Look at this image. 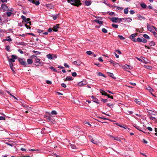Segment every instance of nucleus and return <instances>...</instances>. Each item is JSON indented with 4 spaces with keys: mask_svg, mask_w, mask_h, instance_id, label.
<instances>
[{
    "mask_svg": "<svg viewBox=\"0 0 157 157\" xmlns=\"http://www.w3.org/2000/svg\"><path fill=\"white\" fill-rule=\"evenodd\" d=\"M67 1L72 5L78 6L81 5L80 0H67Z\"/></svg>",
    "mask_w": 157,
    "mask_h": 157,
    "instance_id": "nucleus-1",
    "label": "nucleus"
},
{
    "mask_svg": "<svg viewBox=\"0 0 157 157\" xmlns=\"http://www.w3.org/2000/svg\"><path fill=\"white\" fill-rule=\"evenodd\" d=\"M18 60L19 63H20L21 65L25 67H27V63H26L25 60L23 59L20 58H19Z\"/></svg>",
    "mask_w": 157,
    "mask_h": 157,
    "instance_id": "nucleus-2",
    "label": "nucleus"
},
{
    "mask_svg": "<svg viewBox=\"0 0 157 157\" xmlns=\"http://www.w3.org/2000/svg\"><path fill=\"white\" fill-rule=\"evenodd\" d=\"M147 30L148 31L151 32L153 33L154 32H155L154 31L153 28L154 29V27H155L153 26H151L150 25H149L148 23H147Z\"/></svg>",
    "mask_w": 157,
    "mask_h": 157,
    "instance_id": "nucleus-3",
    "label": "nucleus"
},
{
    "mask_svg": "<svg viewBox=\"0 0 157 157\" xmlns=\"http://www.w3.org/2000/svg\"><path fill=\"white\" fill-rule=\"evenodd\" d=\"M40 59L38 58H36L35 60V63H38V65H37V66H42L44 65V63L42 62H40Z\"/></svg>",
    "mask_w": 157,
    "mask_h": 157,
    "instance_id": "nucleus-4",
    "label": "nucleus"
},
{
    "mask_svg": "<svg viewBox=\"0 0 157 157\" xmlns=\"http://www.w3.org/2000/svg\"><path fill=\"white\" fill-rule=\"evenodd\" d=\"M136 36V33H134L131 35L129 36L130 38L133 41L136 42V39H135V37Z\"/></svg>",
    "mask_w": 157,
    "mask_h": 157,
    "instance_id": "nucleus-5",
    "label": "nucleus"
},
{
    "mask_svg": "<svg viewBox=\"0 0 157 157\" xmlns=\"http://www.w3.org/2000/svg\"><path fill=\"white\" fill-rule=\"evenodd\" d=\"M123 22H131L132 20V19L130 17H128V18H123Z\"/></svg>",
    "mask_w": 157,
    "mask_h": 157,
    "instance_id": "nucleus-6",
    "label": "nucleus"
},
{
    "mask_svg": "<svg viewBox=\"0 0 157 157\" xmlns=\"http://www.w3.org/2000/svg\"><path fill=\"white\" fill-rule=\"evenodd\" d=\"M45 6L47 7L49 10H51L54 8V6L51 4H46Z\"/></svg>",
    "mask_w": 157,
    "mask_h": 157,
    "instance_id": "nucleus-7",
    "label": "nucleus"
},
{
    "mask_svg": "<svg viewBox=\"0 0 157 157\" xmlns=\"http://www.w3.org/2000/svg\"><path fill=\"white\" fill-rule=\"evenodd\" d=\"M12 58L10 59L9 58V62H15V59H16L17 56L14 55H12L11 56Z\"/></svg>",
    "mask_w": 157,
    "mask_h": 157,
    "instance_id": "nucleus-8",
    "label": "nucleus"
},
{
    "mask_svg": "<svg viewBox=\"0 0 157 157\" xmlns=\"http://www.w3.org/2000/svg\"><path fill=\"white\" fill-rule=\"evenodd\" d=\"M59 24H58L54 26L53 28V30L55 32H57L58 31V29L59 28Z\"/></svg>",
    "mask_w": 157,
    "mask_h": 157,
    "instance_id": "nucleus-9",
    "label": "nucleus"
},
{
    "mask_svg": "<svg viewBox=\"0 0 157 157\" xmlns=\"http://www.w3.org/2000/svg\"><path fill=\"white\" fill-rule=\"evenodd\" d=\"M118 18L116 17H113L111 18V21L113 22L117 23L118 21Z\"/></svg>",
    "mask_w": 157,
    "mask_h": 157,
    "instance_id": "nucleus-10",
    "label": "nucleus"
},
{
    "mask_svg": "<svg viewBox=\"0 0 157 157\" xmlns=\"http://www.w3.org/2000/svg\"><path fill=\"white\" fill-rule=\"evenodd\" d=\"M1 7L4 11L7 10L8 9V7L5 4H2L1 6Z\"/></svg>",
    "mask_w": 157,
    "mask_h": 157,
    "instance_id": "nucleus-11",
    "label": "nucleus"
},
{
    "mask_svg": "<svg viewBox=\"0 0 157 157\" xmlns=\"http://www.w3.org/2000/svg\"><path fill=\"white\" fill-rule=\"evenodd\" d=\"M109 136L112 138H113L114 140H117L120 142L121 141V140L120 138H119L118 137H114L112 135H109Z\"/></svg>",
    "mask_w": 157,
    "mask_h": 157,
    "instance_id": "nucleus-12",
    "label": "nucleus"
},
{
    "mask_svg": "<svg viewBox=\"0 0 157 157\" xmlns=\"http://www.w3.org/2000/svg\"><path fill=\"white\" fill-rule=\"evenodd\" d=\"M91 97L93 100V101H94V102L98 104H100L99 102L98 101V100L97 98L94 97L93 96H92Z\"/></svg>",
    "mask_w": 157,
    "mask_h": 157,
    "instance_id": "nucleus-13",
    "label": "nucleus"
},
{
    "mask_svg": "<svg viewBox=\"0 0 157 157\" xmlns=\"http://www.w3.org/2000/svg\"><path fill=\"white\" fill-rule=\"evenodd\" d=\"M86 84V82L85 81H81L80 82H79L78 84V85L79 86H81L85 85Z\"/></svg>",
    "mask_w": 157,
    "mask_h": 157,
    "instance_id": "nucleus-14",
    "label": "nucleus"
},
{
    "mask_svg": "<svg viewBox=\"0 0 157 157\" xmlns=\"http://www.w3.org/2000/svg\"><path fill=\"white\" fill-rule=\"evenodd\" d=\"M137 16L138 18V19L139 20H144L145 19V18L141 16V15L139 14L137 15Z\"/></svg>",
    "mask_w": 157,
    "mask_h": 157,
    "instance_id": "nucleus-15",
    "label": "nucleus"
},
{
    "mask_svg": "<svg viewBox=\"0 0 157 157\" xmlns=\"http://www.w3.org/2000/svg\"><path fill=\"white\" fill-rule=\"evenodd\" d=\"M73 64L75 65H76L78 66H79L81 65V63L79 61H76L73 62Z\"/></svg>",
    "mask_w": 157,
    "mask_h": 157,
    "instance_id": "nucleus-16",
    "label": "nucleus"
},
{
    "mask_svg": "<svg viewBox=\"0 0 157 157\" xmlns=\"http://www.w3.org/2000/svg\"><path fill=\"white\" fill-rule=\"evenodd\" d=\"M135 102L137 104L140 105L141 103V101L140 100L138 99H135L134 100Z\"/></svg>",
    "mask_w": 157,
    "mask_h": 157,
    "instance_id": "nucleus-17",
    "label": "nucleus"
},
{
    "mask_svg": "<svg viewBox=\"0 0 157 157\" xmlns=\"http://www.w3.org/2000/svg\"><path fill=\"white\" fill-rule=\"evenodd\" d=\"M100 93H101V94L103 95H107V93L104 91V90H100Z\"/></svg>",
    "mask_w": 157,
    "mask_h": 157,
    "instance_id": "nucleus-18",
    "label": "nucleus"
},
{
    "mask_svg": "<svg viewBox=\"0 0 157 157\" xmlns=\"http://www.w3.org/2000/svg\"><path fill=\"white\" fill-rule=\"evenodd\" d=\"M27 62L28 64L31 65L33 63V61L32 59H28L27 60Z\"/></svg>",
    "mask_w": 157,
    "mask_h": 157,
    "instance_id": "nucleus-19",
    "label": "nucleus"
},
{
    "mask_svg": "<svg viewBox=\"0 0 157 157\" xmlns=\"http://www.w3.org/2000/svg\"><path fill=\"white\" fill-rule=\"evenodd\" d=\"M47 56L49 59H53V57L52 56V55L51 54H49L47 55Z\"/></svg>",
    "mask_w": 157,
    "mask_h": 157,
    "instance_id": "nucleus-20",
    "label": "nucleus"
},
{
    "mask_svg": "<svg viewBox=\"0 0 157 157\" xmlns=\"http://www.w3.org/2000/svg\"><path fill=\"white\" fill-rule=\"evenodd\" d=\"M94 21L96 23H97L99 24H102L103 23V22L101 21H100L98 19H96L94 20Z\"/></svg>",
    "mask_w": 157,
    "mask_h": 157,
    "instance_id": "nucleus-21",
    "label": "nucleus"
},
{
    "mask_svg": "<svg viewBox=\"0 0 157 157\" xmlns=\"http://www.w3.org/2000/svg\"><path fill=\"white\" fill-rule=\"evenodd\" d=\"M128 12V7L125 8L124 10V13L125 14H127Z\"/></svg>",
    "mask_w": 157,
    "mask_h": 157,
    "instance_id": "nucleus-22",
    "label": "nucleus"
},
{
    "mask_svg": "<svg viewBox=\"0 0 157 157\" xmlns=\"http://www.w3.org/2000/svg\"><path fill=\"white\" fill-rule=\"evenodd\" d=\"M29 151H36L37 153H39L40 151V150L38 149H29Z\"/></svg>",
    "mask_w": 157,
    "mask_h": 157,
    "instance_id": "nucleus-23",
    "label": "nucleus"
},
{
    "mask_svg": "<svg viewBox=\"0 0 157 157\" xmlns=\"http://www.w3.org/2000/svg\"><path fill=\"white\" fill-rule=\"evenodd\" d=\"M6 91L9 94H10V96L13 97L16 100H17V98L15 97L13 95L11 94L9 91L8 90H6Z\"/></svg>",
    "mask_w": 157,
    "mask_h": 157,
    "instance_id": "nucleus-24",
    "label": "nucleus"
},
{
    "mask_svg": "<svg viewBox=\"0 0 157 157\" xmlns=\"http://www.w3.org/2000/svg\"><path fill=\"white\" fill-rule=\"evenodd\" d=\"M85 4L86 6H88L91 4V2L90 1H86L85 2Z\"/></svg>",
    "mask_w": 157,
    "mask_h": 157,
    "instance_id": "nucleus-25",
    "label": "nucleus"
},
{
    "mask_svg": "<svg viewBox=\"0 0 157 157\" xmlns=\"http://www.w3.org/2000/svg\"><path fill=\"white\" fill-rule=\"evenodd\" d=\"M66 80L67 81H71L73 80V78L71 76L68 77L66 78Z\"/></svg>",
    "mask_w": 157,
    "mask_h": 157,
    "instance_id": "nucleus-26",
    "label": "nucleus"
},
{
    "mask_svg": "<svg viewBox=\"0 0 157 157\" xmlns=\"http://www.w3.org/2000/svg\"><path fill=\"white\" fill-rule=\"evenodd\" d=\"M146 89L148 90L150 93H151L153 91L152 89L150 86L146 87Z\"/></svg>",
    "mask_w": 157,
    "mask_h": 157,
    "instance_id": "nucleus-27",
    "label": "nucleus"
},
{
    "mask_svg": "<svg viewBox=\"0 0 157 157\" xmlns=\"http://www.w3.org/2000/svg\"><path fill=\"white\" fill-rule=\"evenodd\" d=\"M136 42H141L142 41V38H140V37H138L137 38V39L136 40Z\"/></svg>",
    "mask_w": 157,
    "mask_h": 157,
    "instance_id": "nucleus-28",
    "label": "nucleus"
},
{
    "mask_svg": "<svg viewBox=\"0 0 157 157\" xmlns=\"http://www.w3.org/2000/svg\"><path fill=\"white\" fill-rule=\"evenodd\" d=\"M108 73L109 74V76L110 77H112V78H113L114 79H116V78L114 76L113 74V73H110V72H108Z\"/></svg>",
    "mask_w": 157,
    "mask_h": 157,
    "instance_id": "nucleus-29",
    "label": "nucleus"
},
{
    "mask_svg": "<svg viewBox=\"0 0 157 157\" xmlns=\"http://www.w3.org/2000/svg\"><path fill=\"white\" fill-rule=\"evenodd\" d=\"M143 37L147 39H150V37L148 35H147V34H144L143 35Z\"/></svg>",
    "mask_w": 157,
    "mask_h": 157,
    "instance_id": "nucleus-30",
    "label": "nucleus"
},
{
    "mask_svg": "<svg viewBox=\"0 0 157 157\" xmlns=\"http://www.w3.org/2000/svg\"><path fill=\"white\" fill-rule=\"evenodd\" d=\"M33 52L35 53L36 55H40L41 53V52H40L35 51L34 50H33Z\"/></svg>",
    "mask_w": 157,
    "mask_h": 157,
    "instance_id": "nucleus-31",
    "label": "nucleus"
},
{
    "mask_svg": "<svg viewBox=\"0 0 157 157\" xmlns=\"http://www.w3.org/2000/svg\"><path fill=\"white\" fill-rule=\"evenodd\" d=\"M51 114L52 115H56L57 114V113L56 111L53 110L52 111Z\"/></svg>",
    "mask_w": 157,
    "mask_h": 157,
    "instance_id": "nucleus-32",
    "label": "nucleus"
},
{
    "mask_svg": "<svg viewBox=\"0 0 157 157\" xmlns=\"http://www.w3.org/2000/svg\"><path fill=\"white\" fill-rule=\"evenodd\" d=\"M5 40L8 41H11L12 40L10 38V36H8L6 39Z\"/></svg>",
    "mask_w": 157,
    "mask_h": 157,
    "instance_id": "nucleus-33",
    "label": "nucleus"
},
{
    "mask_svg": "<svg viewBox=\"0 0 157 157\" xmlns=\"http://www.w3.org/2000/svg\"><path fill=\"white\" fill-rule=\"evenodd\" d=\"M45 118L48 120L49 121H51L52 120L51 117L50 116H45Z\"/></svg>",
    "mask_w": 157,
    "mask_h": 157,
    "instance_id": "nucleus-34",
    "label": "nucleus"
},
{
    "mask_svg": "<svg viewBox=\"0 0 157 157\" xmlns=\"http://www.w3.org/2000/svg\"><path fill=\"white\" fill-rule=\"evenodd\" d=\"M112 26L113 27L116 29L117 28L118 26L117 25L115 24H112Z\"/></svg>",
    "mask_w": 157,
    "mask_h": 157,
    "instance_id": "nucleus-35",
    "label": "nucleus"
},
{
    "mask_svg": "<svg viewBox=\"0 0 157 157\" xmlns=\"http://www.w3.org/2000/svg\"><path fill=\"white\" fill-rule=\"evenodd\" d=\"M118 37H119V38L121 40H124L125 39V38L121 35H118Z\"/></svg>",
    "mask_w": 157,
    "mask_h": 157,
    "instance_id": "nucleus-36",
    "label": "nucleus"
},
{
    "mask_svg": "<svg viewBox=\"0 0 157 157\" xmlns=\"http://www.w3.org/2000/svg\"><path fill=\"white\" fill-rule=\"evenodd\" d=\"M147 112L150 115H154V112L153 111L151 110H148L147 111Z\"/></svg>",
    "mask_w": 157,
    "mask_h": 157,
    "instance_id": "nucleus-37",
    "label": "nucleus"
},
{
    "mask_svg": "<svg viewBox=\"0 0 157 157\" xmlns=\"http://www.w3.org/2000/svg\"><path fill=\"white\" fill-rule=\"evenodd\" d=\"M86 53L87 55H90L93 54V52L90 51H87L86 52Z\"/></svg>",
    "mask_w": 157,
    "mask_h": 157,
    "instance_id": "nucleus-38",
    "label": "nucleus"
},
{
    "mask_svg": "<svg viewBox=\"0 0 157 157\" xmlns=\"http://www.w3.org/2000/svg\"><path fill=\"white\" fill-rule=\"evenodd\" d=\"M104 33H106L107 32V30L105 28H103L101 30Z\"/></svg>",
    "mask_w": 157,
    "mask_h": 157,
    "instance_id": "nucleus-39",
    "label": "nucleus"
},
{
    "mask_svg": "<svg viewBox=\"0 0 157 157\" xmlns=\"http://www.w3.org/2000/svg\"><path fill=\"white\" fill-rule=\"evenodd\" d=\"M149 44L151 46H153L155 45V43L153 41H152L150 42Z\"/></svg>",
    "mask_w": 157,
    "mask_h": 157,
    "instance_id": "nucleus-40",
    "label": "nucleus"
},
{
    "mask_svg": "<svg viewBox=\"0 0 157 157\" xmlns=\"http://www.w3.org/2000/svg\"><path fill=\"white\" fill-rule=\"evenodd\" d=\"M21 18L25 22L26 21V18L23 15H22L21 16Z\"/></svg>",
    "mask_w": 157,
    "mask_h": 157,
    "instance_id": "nucleus-41",
    "label": "nucleus"
},
{
    "mask_svg": "<svg viewBox=\"0 0 157 157\" xmlns=\"http://www.w3.org/2000/svg\"><path fill=\"white\" fill-rule=\"evenodd\" d=\"M141 7L143 8H145L146 7V6L144 3H142L141 5Z\"/></svg>",
    "mask_w": 157,
    "mask_h": 157,
    "instance_id": "nucleus-42",
    "label": "nucleus"
},
{
    "mask_svg": "<svg viewBox=\"0 0 157 157\" xmlns=\"http://www.w3.org/2000/svg\"><path fill=\"white\" fill-rule=\"evenodd\" d=\"M113 65L114 67H117L118 65V63L114 61Z\"/></svg>",
    "mask_w": 157,
    "mask_h": 157,
    "instance_id": "nucleus-43",
    "label": "nucleus"
},
{
    "mask_svg": "<svg viewBox=\"0 0 157 157\" xmlns=\"http://www.w3.org/2000/svg\"><path fill=\"white\" fill-rule=\"evenodd\" d=\"M135 128H137L138 130H139V131L143 132L144 133H145L143 131H142V130H141L140 129L141 128L140 127H139V126H136L135 127Z\"/></svg>",
    "mask_w": 157,
    "mask_h": 157,
    "instance_id": "nucleus-44",
    "label": "nucleus"
},
{
    "mask_svg": "<svg viewBox=\"0 0 157 157\" xmlns=\"http://www.w3.org/2000/svg\"><path fill=\"white\" fill-rule=\"evenodd\" d=\"M91 142H92L93 144H97L98 143V142L92 139L91 140Z\"/></svg>",
    "mask_w": 157,
    "mask_h": 157,
    "instance_id": "nucleus-45",
    "label": "nucleus"
},
{
    "mask_svg": "<svg viewBox=\"0 0 157 157\" xmlns=\"http://www.w3.org/2000/svg\"><path fill=\"white\" fill-rule=\"evenodd\" d=\"M58 18V15L56 14L54 16H53V18L54 20H56Z\"/></svg>",
    "mask_w": 157,
    "mask_h": 157,
    "instance_id": "nucleus-46",
    "label": "nucleus"
},
{
    "mask_svg": "<svg viewBox=\"0 0 157 157\" xmlns=\"http://www.w3.org/2000/svg\"><path fill=\"white\" fill-rule=\"evenodd\" d=\"M147 42V40L146 39L144 38L143 37H142V41L141 42H143L144 43H146Z\"/></svg>",
    "mask_w": 157,
    "mask_h": 157,
    "instance_id": "nucleus-47",
    "label": "nucleus"
},
{
    "mask_svg": "<svg viewBox=\"0 0 157 157\" xmlns=\"http://www.w3.org/2000/svg\"><path fill=\"white\" fill-rule=\"evenodd\" d=\"M30 18H27L26 19V21H25L26 22H28L27 23L29 24L30 25H31V22L29 21L30 20Z\"/></svg>",
    "mask_w": 157,
    "mask_h": 157,
    "instance_id": "nucleus-48",
    "label": "nucleus"
},
{
    "mask_svg": "<svg viewBox=\"0 0 157 157\" xmlns=\"http://www.w3.org/2000/svg\"><path fill=\"white\" fill-rule=\"evenodd\" d=\"M98 118H99L100 119H103L104 120H109L110 121V120L109 119H108V118H105V117H98Z\"/></svg>",
    "mask_w": 157,
    "mask_h": 157,
    "instance_id": "nucleus-49",
    "label": "nucleus"
},
{
    "mask_svg": "<svg viewBox=\"0 0 157 157\" xmlns=\"http://www.w3.org/2000/svg\"><path fill=\"white\" fill-rule=\"evenodd\" d=\"M98 75H99V76H103V77H105V75H104L102 73H101L100 72H99L98 73Z\"/></svg>",
    "mask_w": 157,
    "mask_h": 157,
    "instance_id": "nucleus-50",
    "label": "nucleus"
},
{
    "mask_svg": "<svg viewBox=\"0 0 157 157\" xmlns=\"http://www.w3.org/2000/svg\"><path fill=\"white\" fill-rule=\"evenodd\" d=\"M124 67L126 69H131V68L127 64H126L125 65Z\"/></svg>",
    "mask_w": 157,
    "mask_h": 157,
    "instance_id": "nucleus-51",
    "label": "nucleus"
},
{
    "mask_svg": "<svg viewBox=\"0 0 157 157\" xmlns=\"http://www.w3.org/2000/svg\"><path fill=\"white\" fill-rule=\"evenodd\" d=\"M149 118L154 121H155V120L156 118L155 117H153L152 116H150L149 117Z\"/></svg>",
    "mask_w": 157,
    "mask_h": 157,
    "instance_id": "nucleus-52",
    "label": "nucleus"
},
{
    "mask_svg": "<svg viewBox=\"0 0 157 157\" xmlns=\"http://www.w3.org/2000/svg\"><path fill=\"white\" fill-rule=\"evenodd\" d=\"M6 14L8 17H10L12 14V13L11 12H8L6 13Z\"/></svg>",
    "mask_w": 157,
    "mask_h": 157,
    "instance_id": "nucleus-53",
    "label": "nucleus"
},
{
    "mask_svg": "<svg viewBox=\"0 0 157 157\" xmlns=\"http://www.w3.org/2000/svg\"><path fill=\"white\" fill-rule=\"evenodd\" d=\"M116 7L117 8V9L120 10H123V8L121 7H119L118 6H116Z\"/></svg>",
    "mask_w": 157,
    "mask_h": 157,
    "instance_id": "nucleus-54",
    "label": "nucleus"
},
{
    "mask_svg": "<svg viewBox=\"0 0 157 157\" xmlns=\"http://www.w3.org/2000/svg\"><path fill=\"white\" fill-rule=\"evenodd\" d=\"M72 75L73 76L75 77L77 75V73L75 72H74L72 73Z\"/></svg>",
    "mask_w": 157,
    "mask_h": 157,
    "instance_id": "nucleus-55",
    "label": "nucleus"
},
{
    "mask_svg": "<svg viewBox=\"0 0 157 157\" xmlns=\"http://www.w3.org/2000/svg\"><path fill=\"white\" fill-rule=\"evenodd\" d=\"M123 18H118V21L119 23L123 21Z\"/></svg>",
    "mask_w": 157,
    "mask_h": 157,
    "instance_id": "nucleus-56",
    "label": "nucleus"
},
{
    "mask_svg": "<svg viewBox=\"0 0 157 157\" xmlns=\"http://www.w3.org/2000/svg\"><path fill=\"white\" fill-rule=\"evenodd\" d=\"M40 2L39 1L35 2L34 4L36 6H38L40 4Z\"/></svg>",
    "mask_w": 157,
    "mask_h": 157,
    "instance_id": "nucleus-57",
    "label": "nucleus"
},
{
    "mask_svg": "<svg viewBox=\"0 0 157 157\" xmlns=\"http://www.w3.org/2000/svg\"><path fill=\"white\" fill-rule=\"evenodd\" d=\"M10 48L9 46H6L5 49L6 50L9 51Z\"/></svg>",
    "mask_w": 157,
    "mask_h": 157,
    "instance_id": "nucleus-58",
    "label": "nucleus"
},
{
    "mask_svg": "<svg viewBox=\"0 0 157 157\" xmlns=\"http://www.w3.org/2000/svg\"><path fill=\"white\" fill-rule=\"evenodd\" d=\"M146 67L149 70H151L152 68V67H151L149 66H146Z\"/></svg>",
    "mask_w": 157,
    "mask_h": 157,
    "instance_id": "nucleus-59",
    "label": "nucleus"
},
{
    "mask_svg": "<svg viewBox=\"0 0 157 157\" xmlns=\"http://www.w3.org/2000/svg\"><path fill=\"white\" fill-rule=\"evenodd\" d=\"M61 86L64 87V88H66L67 87L66 85L64 83H62L61 84Z\"/></svg>",
    "mask_w": 157,
    "mask_h": 157,
    "instance_id": "nucleus-60",
    "label": "nucleus"
},
{
    "mask_svg": "<svg viewBox=\"0 0 157 157\" xmlns=\"http://www.w3.org/2000/svg\"><path fill=\"white\" fill-rule=\"evenodd\" d=\"M129 12L131 14H133L135 13V12L134 10H131Z\"/></svg>",
    "mask_w": 157,
    "mask_h": 157,
    "instance_id": "nucleus-61",
    "label": "nucleus"
},
{
    "mask_svg": "<svg viewBox=\"0 0 157 157\" xmlns=\"http://www.w3.org/2000/svg\"><path fill=\"white\" fill-rule=\"evenodd\" d=\"M17 51L19 52L21 54H23L24 52L20 49H18Z\"/></svg>",
    "mask_w": 157,
    "mask_h": 157,
    "instance_id": "nucleus-62",
    "label": "nucleus"
},
{
    "mask_svg": "<svg viewBox=\"0 0 157 157\" xmlns=\"http://www.w3.org/2000/svg\"><path fill=\"white\" fill-rule=\"evenodd\" d=\"M5 119L6 118L5 117L3 116L0 117V120H5Z\"/></svg>",
    "mask_w": 157,
    "mask_h": 157,
    "instance_id": "nucleus-63",
    "label": "nucleus"
},
{
    "mask_svg": "<svg viewBox=\"0 0 157 157\" xmlns=\"http://www.w3.org/2000/svg\"><path fill=\"white\" fill-rule=\"evenodd\" d=\"M147 129L149 131H152V129L151 127H147Z\"/></svg>",
    "mask_w": 157,
    "mask_h": 157,
    "instance_id": "nucleus-64",
    "label": "nucleus"
}]
</instances>
